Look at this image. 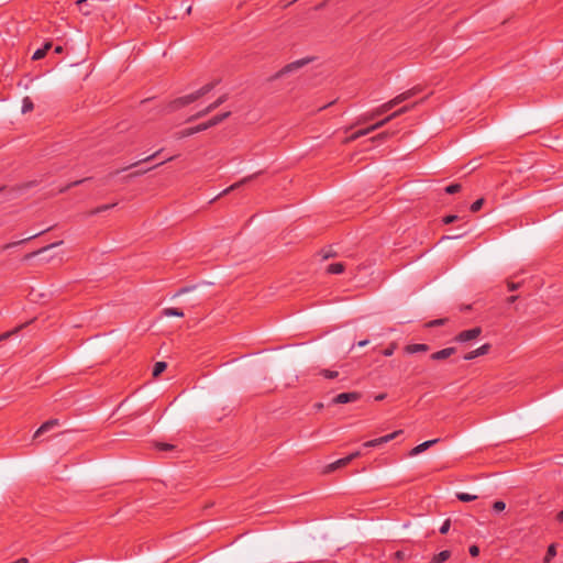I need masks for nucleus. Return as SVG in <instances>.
<instances>
[{
	"label": "nucleus",
	"mask_w": 563,
	"mask_h": 563,
	"mask_svg": "<svg viewBox=\"0 0 563 563\" xmlns=\"http://www.w3.org/2000/svg\"><path fill=\"white\" fill-rule=\"evenodd\" d=\"M413 106H404L402 108L398 109L397 111L393 112L391 114H389L388 117H386L385 119L376 122L375 124L368 126V128H365V129H362V130H358L356 132H354L351 136H350V140L352 141H355L362 136H365L380 128H383L386 123H388L389 121H391L393 119L401 115L402 113H406L407 111H409Z\"/></svg>",
	"instance_id": "f257e3e1"
},
{
	"label": "nucleus",
	"mask_w": 563,
	"mask_h": 563,
	"mask_svg": "<svg viewBox=\"0 0 563 563\" xmlns=\"http://www.w3.org/2000/svg\"><path fill=\"white\" fill-rule=\"evenodd\" d=\"M230 114H231V112L227 111V112H223V113L212 117L207 122H202L196 126L187 128L179 132V137H187V136L194 135L196 133L206 131V130L221 123L222 121H224L227 118L230 117Z\"/></svg>",
	"instance_id": "f03ea898"
},
{
	"label": "nucleus",
	"mask_w": 563,
	"mask_h": 563,
	"mask_svg": "<svg viewBox=\"0 0 563 563\" xmlns=\"http://www.w3.org/2000/svg\"><path fill=\"white\" fill-rule=\"evenodd\" d=\"M395 107L396 106L394 104L393 100H389V101L385 102L384 104L379 106L378 108L374 109L372 112L363 114L358 119V123H364V122L374 120L375 118L388 112L389 110H391Z\"/></svg>",
	"instance_id": "7ed1b4c3"
},
{
	"label": "nucleus",
	"mask_w": 563,
	"mask_h": 563,
	"mask_svg": "<svg viewBox=\"0 0 563 563\" xmlns=\"http://www.w3.org/2000/svg\"><path fill=\"white\" fill-rule=\"evenodd\" d=\"M481 333H482V329L478 327L468 329V330H464V331L460 332L454 338V341L461 342V343L468 342V341L477 339L481 335Z\"/></svg>",
	"instance_id": "20e7f679"
},
{
	"label": "nucleus",
	"mask_w": 563,
	"mask_h": 563,
	"mask_svg": "<svg viewBox=\"0 0 563 563\" xmlns=\"http://www.w3.org/2000/svg\"><path fill=\"white\" fill-rule=\"evenodd\" d=\"M360 398H361V394L357 391L342 393V394L336 395L331 400V404L341 405V404L354 402V401H357Z\"/></svg>",
	"instance_id": "39448f33"
},
{
	"label": "nucleus",
	"mask_w": 563,
	"mask_h": 563,
	"mask_svg": "<svg viewBox=\"0 0 563 563\" xmlns=\"http://www.w3.org/2000/svg\"><path fill=\"white\" fill-rule=\"evenodd\" d=\"M400 433H402V431L398 430V431H395V432L389 433L387 435H384V437H380V438H377V439H374V440L366 441L365 443H363V448H376V446H379L382 444H385V443L394 440Z\"/></svg>",
	"instance_id": "423d86ee"
},
{
	"label": "nucleus",
	"mask_w": 563,
	"mask_h": 563,
	"mask_svg": "<svg viewBox=\"0 0 563 563\" xmlns=\"http://www.w3.org/2000/svg\"><path fill=\"white\" fill-rule=\"evenodd\" d=\"M310 62L309 58H302V59H298V60H295L288 65H286L285 67H283L277 74H276V77H282L286 74H289L291 71H295L301 67H303L305 65H307L308 63Z\"/></svg>",
	"instance_id": "0eeeda50"
},
{
	"label": "nucleus",
	"mask_w": 563,
	"mask_h": 563,
	"mask_svg": "<svg viewBox=\"0 0 563 563\" xmlns=\"http://www.w3.org/2000/svg\"><path fill=\"white\" fill-rule=\"evenodd\" d=\"M456 353V347L450 346L442 349L440 351H437L430 355V358L432 361H444Z\"/></svg>",
	"instance_id": "6e6552de"
},
{
	"label": "nucleus",
	"mask_w": 563,
	"mask_h": 563,
	"mask_svg": "<svg viewBox=\"0 0 563 563\" xmlns=\"http://www.w3.org/2000/svg\"><path fill=\"white\" fill-rule=\"evenodd\" d=\"M489 350H490V344L485 343L482 346H479L478 349L473 350V351L466 353L463 356V358L465 361H471V360H474V358H476L478 356L486 355L489 352Z\"/></svg>",
	"instance_id": "1a4fd4ad"
},
{
	"label": "nucleus",
	"mask_w": 563,
	"mask_h": 563,
	"mask_svg": "<svg viewBox=\"0 0 563 563\" xmlns=\"http://www.w3.org/2000/svg\"><path fill=\"white\" fill-rule=\"evenodd\" d=\"M358 456H361V452L360 451L353 452V453H351L350 455H347V456H345L343 459H339L338 461L332 463L329 467H330V470H336L339 467L347 465L351 461H353L354 459H356Z\"/></svg>",
	"instance_id": "9d476101"
},
{
	"label": "nucleus",
	"mask_w": 563,
	"mask_h": 563,
	"mask_svg": "<svg viewBox=\"0 0 563 563\" xmlns=\"http://www.w3.org/2000/svg\"><path fill=\"white\" fill-rule=\"evenodd\" d=\"M59 426L58 419H49L46 422H44L34 433V438H38L41 434L52 430L54 427Z\"/></svg>",
	"instance_id": "9b49d317"
},
{
	"label": "nucleus",
	"mask_w": 563,
	"mask_h": 563,
	"mask_svg": "<svg viewBox=\"0 0 563 563\" xmlns=\"http://www.w3.org/2000/svg\"><path fill=\"white\" fill-rule=\"evenodd\" d=\"M419 91V89L417 88H412V89H409L402 93H399L398 96H396L395 98H393V102L395 106H398L400 104L401 102L412 98L413 96L417 95V92Z\"/></svg>",
	"instance_id": "f8f14e48"
},
{
	"label": "nucleus",
	"mask_w": 563,
	"mask_h": 563,
	"mask_svg": "<svg viewBox=\"0 0 563 563\" xmlns=\"http://www.w3.org/2000/svg\"><path fill=\"white\" fill-rule=\"evenodd\" d=\"M439 442V439H433V440H429V441H426L417 446H415L410 452H409V455L410 456H416L422 452H424L427 449H429L430 446H432L433 444L438 443Z\"/></svg>",
	"instance_id": "ddd939ff"
},
{
	"label": "nucleus",
	"mask_w": 563,
	"mask_h": 563,
	"mask_svg": "<svg viewBox=\"0 0 563 563\" xmlns=\"http://www.w3.org/2000/svg\"><path fill=\"white\" fill-rule=\"evenodd\" d=\"M429 345L424 343H413L405 346V352L408 354H415L420 352H428Z\"/></svg>",
	"instance_id": "4468645a"
},
{
	"label": "nucleus",
	"mask_w": 563,
	"mask_h": 563,
	"mask_svg": "<svg viewBox=\"0 0 563 563\" xmlns=\"http://www.w3.org/2000/svg\"><path fill=\"white\" fill-rule=\"evenodd\" d=\"M255 177H256V174H253V175H250L247 177H244L240 181H238V183L231 185L230 187H228L227 189H224L219 196L228 195L229 192L240 188L242 185L249 183L250 180L254 179Z\"/></svg>",
	"instance_id": "2eb2a0df"
},
{
	"label": "nucleus",
	"mask_w": 563,
	"mask_h": 563,
	"mask_svg": "<svg viewBox=\"0 0 563 563\" xmlns=\"http://www.w3.org/2000/svg\"><path fill=\"white\" fill-rule=\"evenodd\" d=\"M189 103H192V102L190 101V97H189V95H186V96H183V97H180V98L175 99V100L170 103V108H172L173 110H177V109L183 108V107H185V106H187V104H189Z\"/></svg>",
	"instance_id": "dca6fc26"
},
{
	"label": "nucleus",
	"mask_w": 563,
	"mask_h": 563,
	"mask_svg": "<svg viewBox=\"0 0 563 563\" xmlns=\"http://www.w3.org/2000/svg\"><path fill=\"white\" fill-rule=\"evenodd\" d=\"M52 48V43L51 42H46L43 47L36 49L32 56V59L33 60H38V59H42L46 54L47 52Z\"/></svg>",
	"instance_id": "f3484780"
},
{
	"label": "nucleus",
	"mask_w": 563,
	"mask_h": 563,
	"mask_svg": "<svg viewBox=\"0 0 563 563\" xmlns=\"http://www.w3.org/2000/svg\"><path fill=\"white\" fill-rule=\"evenodd\" d=\"M161 152H162V150H158L154 154H152V155H150V156L139 161V162H135V163L131 164L128 167L122 168L121 172L128 170L129 168H132V167H135V166L140 165L141 163L150 162V161L154 159L156 156H158L161 154ZM119 173H120V170H117L114 174H119Z\"/></svg>",
	"instance_id": "a211bd4d"
},
{
	"label": "nucleus",
	"mask_w": 563,
	"mask_h": 563,
	"mask_svg": "<svg viewBox=\"0 0 563 563\" xmlns=\"http://www.w3.org/2000/svg\"><path fill=\"white\" fill-rule=\"evenodd\" d=\"M450 556L451 552L449 550H443L432 558L431 563H443L448 561Z\"/></svg>",
	"instance_id": "6ab92c4d"
},
{
	"label": "nucleus",
	"mask_w": 563,
	"mask_h": 563,
	"mask_svg": "<svg viewBox=\"0 0 563 563\" xmlns=\"http://www.w3.org/2000/svg\"><path fill=\"white\" fill-rule=\"evenodd\" d=\"M162 314L165 317H184L183 310L178 308H165L162 310Z\"/></svg>",
	"instance_id": "aec40b11"
},
{
	"label": "nucleus",
	"mask_w": 563,
	"mask_h": 563,
	"mask_svg": "<svg viewBox=\"0 0 563 563\" xmlns=\"http://www.w3.org/2000/svg\"><path fill=\"white\" fill-rule=\"evenodd\" d=\"M344 272V265L342 263H333L327 267L329 274H341Z\"/></svg>",
	"instance_id": "412c9836"
},
{
	"label": "nucleus",
	"mask_w": 563,
	"mask_h": 563,
	"mask_svg": "<svg viewBox=\"0 0 563 563\" xmlns=\"http://www.w3.org/2000/svg\"><path fill=\"white\" fill-rule=\"evenodd\" d=\"M556 555V545L554 543L550 544L547 550V554L544 556L543 563H550L551 560Z\"/></svg>",
	"instance_id": "4be33fe9"
},
{
	"label": "nucleus",
	"mask_w": 563,
	"mask_h": 563,
	"mask_svg": "<svg viewBox=\"0 0 563 563\" xmlns=\"http://www.w3.org/2000/svg\"><path fill=\"white\" fill-rule=\"evenodd\" d=\"M34 109L33 101L30 97H24L22 100V113H27Z\"/></svg>",
	"instance_id": "5701e85b"
},
{
	"label": "nucleus",
	"mask_w": 563,
	"mask_h": 563,
	"mask_svg": "<svg viewBox=\"0 0 563 563\" xmlns=\"http://www.w3.org/2000/svg\"><path fill=\"white\" fill-rule=\"evenodd\" d=\"M24 327H25V324H21V325H19V327H16V328H14V329H13V330H11V331H8V332H4V333L0 334V342H2V341H4V340L9 339V338H10V336H12L13 334L19 333V332H20Z\"/></svg>",
	"instance_id": "b1692460"
},
{
	"label": "nucleus",
	"mask_w": 563,
	"mask_h": 563,
	"mask_svg": "<svg viewBox=\"0 0 563 563\" xmlns=\"http://www.w3.org/2000/svg\"><path fill=\"white\" fill-rule=\"evenodd\" d=\"M166 367H167V365L165 362L155 363V365L153 367V376L158 377L166 369Z\"/></svg>",
	"instance_id": "393cba45"
},
{
	"label": "nucleus",
	"mask_w": 563,
	"mask_h": 563,
	"mask_svg": "<svg viewBox=\"0 0 563 563\" xmlns=\"http://www.w3.org/2000/svg\"><path fill=\"white\" fill-rule=\"evenodd\" d=\"M456 498L460 501L468 503V501H473V500L477 499V495H471V494H467V493H457L456 494Z\"/></svg>",
	"instance_id": "a878e982"
},
{
	"label": "nucleus",
	"mask_w": 563,
	"mask_h": 563,
	"mask_svg": "<svg viewBox=\"0 0 563 563\" xmlns=\"http://www.w3.org/2000/svg\"><path fill=\"white\" fill-rule=\"evenodd\" d=\"M217 84V81L206 84L198 89V92L200 93L201 97H203L205 95L209 93L216 87Z\"/></svg>",
	"instance_id": "bb28decb"
},
{
	"label": "nucleus",
	"mask_w": 563,
	"mask_h": 563,
	"mask_svg": "<svg viewBox=\"0 0 563 563\" xmlns=\"http://www.w3.org/2000/svg\"><path fill=\"white\" fill-rule=\"evenodd\" d=\"M114 206H115V203H111V205H102V206H100V207H97V208L92 209V210L89 212V214H90V216H95V214L101 213V212H103V211H107V210H109V209L113 208Z\"/></svg>",
	"instance_id": "cd10ccee"
},
{
	"label": "nucleus",
	"mask_w": 563,
	"mask_h": 563,
	"mask_svg": "<svg viewBox=\"0 0 563 563\" xmlns=\"http://www.w3.org/2000/svg\"><path fill=\"white\" fill-rule=\"evenodd\" d=\"M41 233H42V232L36 233V234H34V235H31V236H29V238H26V239H23V240H21V241H18V242L9 243V244L4 245V246H3V249H4V250H8V249H11V247H13V246L20 245V244H22V243H24V242H26V241H29V240H32V239L36 238V236H37V235H40Z\"/></svg>",
	"instance_id": "c85d7f7f"
},
{
	"label": "nucleus",
	"mask_w": 563,
	"mask_h": 563,
	"mask_svg": "<svg viewBox=\"0 0 563 563\" xmlns=\"http://www.w3.org/2000/svg\"><path fill=\"white\" fill-rule=\"evenodd\" d=\"M320 375H322L324 378H328V379H334L339 376V372L331 371V369H322L320 372Z\"/></svg>",
	"instance_id": "c756f323"
},
{
	"label": "nucleus",
	"mask_w": 563,
	"mask_h": 563,
	"mask_svg": "<svg viewBox=\"0 0 563 563\" xmlns=\"http://www.w3.org/2000/svg\"><path fill=\"white\" fill-rule=\"evenodd\" d=\"M225 100H227V95H223V96L219 97L214 102L209 104V110H211V111L216 110L223 102H225Z\"/></svg>",
	"instance_id": "7c9ffc66"
},
{
	"label": "nucleus",
	"mask_w": 563,
	"mask_h": 563,
	"mask_svg": "<svg viewBox=\"0 0 563 563\" xmlns=\"http://www.w3.org/2000/svg\"><path fill=\"white\" fill-rule=\"evenodd\" d=\"M210 112H211V110H209V106H208V107H207V108H205L203 110H201V111L197 112L196 114L191 115V117L188 119V121H189V122L195 121V120H197V119H200V118H202V117L207 115V114H208V113H210Z\"/></svg>",
	"instance_id": "2f4dec72"
},
{
	"label": "nucleus",
	"mask_w": 563,
	"mask_h": 563,
	"mask_svg": "<svg viewBox=\"0 0 563 563\" xmlns=\"http://www.w3.org/2000/svg\"><path fill=\"white\" fill-rule=\"evenodd\" d=\"M483 205H484V199L479 198L471 205L470 209L472 212H477L482 209Z\"/></svg>",
	"instance_id": "473e14b6"
},
{
	"label": "nucleus",
	"mask_w": 563,
	"mask_h": 563,
	"mask_svg": "<svg viewBox=\"0 0 563 563\" xmlns=\"http://www.w3.org/2000/svg\"><path fill=\"white\" fill-rule=\"evenodd\" d=\"M461 190V185L460 184H451L449 185L446 188H445V192L449 194V195H453V194H456Z\"/></svg>",
	"instance_id": "72a5a7b5"
},
{
	"label": "nucleus",
	"mask_w": 563,
	"mask_h": 563,
	"mask_svg": "<svg viewBox=\"0 0 563 563\" xmlns=\"http://www.w3.org/2000/svg\"><path fill=\"white\" fill-rule=\"evenodd\" d=\"M164 163H165V162H162V163L157 164V166H159V165H162V164H164ZM155 167H156V165H155V166H153V167H150V168H147V169L136 170V172H134L133 174H131L129 177H136V176L144 175L145 173H147L148 170H152V169H153V168H155Z\"/></svg>",
	"instance_id": "f704fd0d"
},
{
	"label": "nucleus",
	"mask_w": 563,
	"mask_h": 563,
	"mask_svg": "<svg viewBox=\"0 0 563 563\" xmlns=\"http://www.w3.org/2000/svg\"><path fill=\"white\" fill-rule=\"evenodd\" d=\"M164 163H165V162H162V163L157 164V166H159V165H162V164H164ZM155 167H156V165H155V166H153V167H150V168H147V169L136 170V172H134L133 174H131L129 177H136V176L144 175L145 173H147L148 170H152V169H153V168H155Z\"/></svg>",
	"instance_id": "c9c22d12"
},
{
	"label": "nucleus",
	"mask_w": 563,
	"mask_h": 563,
	"mask_svg": "<svg viewBox=\"0 0 563 563\" xmlns=\"http://www.w3.org/2000/svg\"><path fill=\"white\" fill-rule=\"evenodd\" d=\"M506 508V504L501 500H497L493 504V509L497 512L503 511Z\"/></svg>",
	"instance_id": "e433bc0d"
},
{
	"label": "nucleus",
	"mask_w": 563,
	"mask_h": 563,
	"mask_svg": "<svg viewBox=\"0 0 563 563\" xmlns=\"http://www.w3.org/2000/svg\"><path fill=\"white\" fill-rule=\"evenodd\" d=\"M396 350V343H391L388 347L383 351L384 356H391Z\"/></svg>",
	"instance_id": "4c0bfd02"
},
{
	"label": "nucleus",
	"mask_w": 563,
	"mask_h": 563,
	"mask_svg": "<svg viewBox=\"0 0 563 563\" xmlns=\"http://www.w3.org/2000/svg\"><path fill=\"white\" fill-rule=\"evenodd\" d=\"M88 0H77L76 1V4L79 7V10L84 13V14H89L90 13V10L87 9V7H84L82 4L85 2H87Z\"/></svg>",
	"instance_id": "58836bf2"
},
{
	"label": "nucleus",
	"mask_w": 563,
	"mask_h": 563,
	"mask_svg": "<svg viewBox=\"0 0 563 563\" xmlns=\"http://www.w3.org/2000/svg\"><path fill=\"white\" fill-rule=\"evenodd\" d=\"M444 322H445V319H435V320H432L429 323H427V327H430V328L439 327V325L444 324Z\"/></svg>",
	"instance_id": "ea45409f"
},
{
	"label": "nucleus",
	"mask_w": 563,
	"mask_h": 563,
	"mask_svg": "<svg viewBox=\"0 0 563 563\" xmlns=\"http://www.w3.org/2000/svg\"><path fill=\"white\" fill-rule=\"evenodd\" d=\"M459 219L457 216L455 214H449L446 217L443 218V223L445 224H450V223H453L454 221H456Z\"/></svg>",
	"instance_id": "a19ab883"
},
{
	"label": "nucleus",
	"mask_w": 563,
	"mask_h": 563,
	"mask_svg": "<svg viewBox=\"0 0 563 563\" xmlns=\"http://www.w3.org/2000/svg\"><path fill=\"white\" fill-rule=\"evenodd\" d=\"M449 529H450V520L448 519L442 523L439 531L441 534H445V533H448Z\"/></svg>",
	"instance_id": "79ce46f5"
},
{
	"label": "nucleus",
	"mask_w": 563,
	"mask_h": 563,
	"mask_svg": "<svg viewBox=\"0 0 563 563\" xmlns=\"http://www.w3.org/2000/svg\"><path fill=\"white\" fill-rule=\"evenodd\" d=\"M157 448L162 451H170L174 449V445L168 443H158Z\"/></svg>",
	"instance_id": "37998d69"
},
{
	"label": "nucleus",
	"mask_w": 563,
	"mask_h": 563,
	"mask_svg": "<svg viewBox=\"0 0 563 563\" xmlns=\"http://www.w3.org/2000/svg\"><path fill=\"white\" fill-rule=\"evenodd\" d=\"M468 551L472 556H477L479 553V548L477 545H471Z\"/></svg>",
	"instance_id": "c03bdc74"
},
{
	"label": "nucleus",
	"mask_w": 563,
	"mask_h": 563,
	"mask_svg": "<svg viewBox=\"0 0 563 563\" xmlns=\"http://www.w3.org/2000/svg\"><path fill=\"white\" fill-rule=\"evenodd\" d=\"M189 97H190V101L191 102H195L196 100H198L199 98H201L200 93L198 92V90L189 93Z\"/></svg>",
	"instance_id": "a18cd8bd"
},
{
	"label": "nucleus",
	"mask_w": 563,
	"mask_h": 563,
	"mask_svg": "<svg viewBox=\"0 0 563 563\" xmlns=\"http://www.w3.org/2000/svg\"><path fill=\"white\" fill-rule=\"evenodd\" d=\"M86 180H88V178H84V179H80V180H76V181H74V183L69 184V185L66 187V189H68V188H70V187H74V186H78V185H80V184L85 183Z\"/></svg>",
	"instance_id": "49530a36"
},
{
	"label": "nucleus",
	"mask_w": 563,
	"mask_h": 563,
	"mask_svg": "<svg viewBox=\"0 0 563 563\" xmlns=\"http://www.w3.org/2000/svg\"><path fill=\"white\" fill-rule=\"evenodd\" d=\"M517 288H518V284H515V283H511V282H509V283H508V289H509L510 291H514V290H516Z\"/></svg>",
	"instance_id": "de8ad7c7"
},
{
	"label": "nucleus",
	"mask_w": 563,
	"mask_h": 563,
	"mask_svg": "<svg viewBox=\"0 0 563 563\" xmlns=\"http://www.w3.org/2000/svg\"><path fill=\"white\" fill-rule=\"evenodd\" d=\"M387 135H388V134H387L386 132H383V133L378 134L377 136H375L374 139H375V140H376V139H378V140H383V139L387 137Z\"/></svg>",
	"instance_id": "09e8293b"
},
{
	"label": "nucleus",
	"mask_w": 563,
	"mask_h": 563,
	"mask_svg": "<svg viewBox=\"0 0 563 563\" xmlns=\"http://www.w3.org/2000/svg\"><path fill=\"white\" fill-rule=\"evenodd\" d=\"M385 398H386V394H379L375 397V400L380 401V400H384Z\"/></svg>",
	"instance_id": "8fccbe9b"
},
{
	"label": "nucleus",
	"mask_w": 563,
	"mask_h": 563,
	"mask_svg": "<svg viewBox=\"0 0 563 563\" xmlns=\"http://www.w3.org/2000/svg\"><path fill=\"white\" fill-rule=\"evenodd\" d=\"M62 52H63V46H60V45L55 46L54 53L60 54Z\"/></svg>",
	"instance_id": "3c124183"
},
{
	"label": "nucleus",
	"mask_w": 563,
	"mask_h": 563,
	"mask_svg": "<svg viewBox=\"0 0 563 563\" xmlns=\"http://www.w3.org/2000/svg\"><path fill=\"white\" fill-rule=\"evenodd\" d=\"M558 521L563 522V509L556 516Z\"/></svg>",
	"instance_id": "603ef678"
},
{
	"label": "nucleus",
	"mask_w": 563,
	"mask_h": 563,
	"mask_svg": "<svg viewBox=\"0 0 563 563\" xmlns=\"http://www.w3.org/2000/svg\"><path fill=\"white\" fill-rule=\"evenodd\" d=\"M62 243H63L62 241L56 242V243H53V244H51L49 246L44 247L42 251H45V250H47V249H49V247H54V246L60 245Z\"/></svg>",
	"instance_id": "864d4df0"
},
{
	"label": "nucleus",
	"mask_w": 563,
	"mask_h": 563,
	"mask_svg": "<svg viewBox=\"0 0 563 563\" xmlns=\"http://www.w3.org/2000/svg\"><path fill=\"white\" fill-rule=\"evenodd\" d=\"M367 344H368V340H363L357 343V345L361 347L366 346Z\"/></svg>",
	"instance_id": "5fc2aeb1"
},
{
	"label": "nucleus",
	"mask_w": 563,
	"mask_h": 563,
	"mask_svg": "<svg viewBox=\"0 0 563 563\" xmlns=\"http://www.w3.org/2000/svg\"><path fill=\"white\" fill-rule=\"evenodd\" d=\"M188 290H189V288L184 287V288L179 289V291H178L176 295H177V296H179V295H181V294L187 292Z\"/></svg>",
	"instance_id": "6e6d98bb"
},
{
	"label": "nucleus",
	"mask_w": 563,
	"mask_h": 563,
	"mask_svg": "<svg viewBox=\"0 0 563 563\" xmlns=\"http://www.w3.org/2000/svg\"><path fill=\"white\" fill-rule=\"evenodd\" d=\"M517 298H518L517 296H510L508 298V302L512 303V302H515L517 300Z\"/></svg>",
	"instance_id": "4d7b16f0"
},
{
	"label": "nucleus",
	"mask_w": 563,
	"mask_h": 563,
	"mask_svg": "<svg viewBox=\"0 0 563 563\" xmlns=\"http://www.w3.org/2000/svg\"><path fill=\"white\" fill-rule=\"evenodd\" d=\"M464 233H461V234H457V235H452V236H446L448 239H456V238H460L462 236Z\"/></svg>",
	"instance_id": "13d9d810"
},
{
	"label": "nucleus",
	"mask_w": 563,
	"mask_h": 563,
	"mask_svg": "<svg viewBox=\"0 0 563 563\" xmlns=\"http://www.w3.org/2000/svg\"><path fill=\"white\" fill-rule=\"evenodd\" d=\"M322 407H323L322 404L317 405V408H322Z\"/></svg>",
	"instance_id": "bf43d9fd"
},
{
	"label": "nucleus",
	"mask_w": 563,
	"mask_h": 563,
	"mask_svg": "<svg viewBox=\"0 0 563 563\" xmlns=\"http://www.w3.org/2000/svg\"><path fill=\"white\" fill-rule=\"evenodd\" d=\"M2 190V188L0 187V191Z\"/></svg>",
	"instance_id": "052dcab7"
}]
</instances>
